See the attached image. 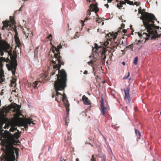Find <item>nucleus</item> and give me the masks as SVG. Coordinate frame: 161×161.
<instances>
[{"mask_svg": "<svg viewBox=\"0 0 161 161\" xmlns=\"http://www.w3.org/2000/svg\"><path fill=\"white\" fill-rule=\"evenodd\" d=\"M47 38L50 39V41H51L52 38V35L51 34H50L47 37Z\"/></svg>", "mask_w": 161, "mask_h": 161, "instance_id": "obj_34", "label": "nucleus"}, {"mask_svg": "<svg viewBox=\"0 0 161 161\" xmlns=\"http://www.w3.org/2000/svg\"><path fill=\"white\" fill-rule=\"evenodd\" d=\"M101 112L103 116H105V113L106 112L107 108L105 107L103 103V98H102L101 100Z\"/></svg>", "mask_w": 161, "mask_h": 161, "instance_id": "obj_11", "label": "nucleus"}, {"mask_svg": "<svg viewBox=\"0 0 161 161\" xmlns=\"http://www.w3.org/2000/svg\"><path fill=\"white\" fill-rule=\"evenodd\" d=\"M135 133L136 135V136H138V137H137V139H140V137L141 136V134L139 130H137L136 129H135Z\"/></svg>", "mask_w": 161, "mask_h": 161, "instance_id": "obj_26", "label": "nucleus"}, {"mask_svg": "<svg viewBox=\"0 0 161 161\" xmlns=\"http://www.w3.org/2000/svg\"><path fill=\"white\" fill-rule=\"evenodd\" d=\"M120 42H119V41H116L114 43H113L112 44V49L114 50V51L115 50V49H116L117 47L119 46V44Z\"/></svg>", "mask_w": 161, "mask_h": 161, "instance_id": "obj_22", "label": "nucleus"}, {"mask_svg": "<svg viewBox=\"0 0 161 161\" xmlns=\"http://www.w3.org/2000/svg\"><path fill=\"white\" fill-rule=\"evenodd\" d=\"M138 61V57H136L135 58L134 60V64L135 65H136L137 64V62Z\"/></svg>", "mask_w": 161, "mask_h": 161, "instance_id": "obj_33", "label": "nucleus"}, {"mask_svg": "<svg viewBox=\"0 0 161 161\" xmlns=\"http://www.w3.org/2000/svg\"><path fill=\"white\" fill-rule=\"evenodd\" d=\"M24 120L26 122H27V123H28V125H30L31 124H32L33 125L35 124L34 122V121H33V119L31 117L29 118H26L24 119Z\"/></svg>", "mask_w": 161, "mask_h": 161, "instance_id": "obj_17", "label": "nucleus"}, {"mask_svg": "<svg viewBox=\"0 0 161 161\" xmlns=\"http://www.w3.org/2000/svg\"><path fill=\"white\" fill-rule=\"evenodd\" d=\"M68 135L69 136V133H68Z\"/></svg>", "mask_w": 161, "mask_h": 161, "instance_id": "obj_64", "label": "nucleus"}, {"mask_svg": "<svg viewBox=\"0 0 161 161\" xmlns=\"http://www.w3.org/2000/svg\"><path fill=\"white\" fill-rule=\"evenodd\" d=\"M26 31H24V34L28 38L29 36H31L32 35L31 32L28 30V29H27Z\"/></svg>", "mask_w": 161, "mask_h": 161, "instance_id": "obj_21", "label": "nucleus"}, {"mask_svg": "<svg viewBox=\"0 0 161 161\" xmlns=\"http://www.w3.org/2000/svg\"><path fill=\"white\" fill-rule=\"evenodd\" d=\"M101 48V47H99L97 43H95L94 47L93 48L92 52L94 53H97L98 52L99 49Z\"/></svg>", "mask_w": 161, "mask_h": 161, "instance_id": "obj_19", "label": "nucleus"}, {"mask_svg": "<svg viewBox=\"0 0 161 161\" xmlns=\"http://www.w3.org/2000/svg\"><path fill=\"white\" fill-rule=\"evenodd\" d=\"M136 5V6L139 5L138 3L137 2H136L133 3V5Z\"/></svg>", "mask_w": 161, "mask_h": 161, "instance_id": "obj_45", "label": "nucleus"}, {"mask_svg": "<svg viewBox=\"0 0 161 161\" xmlns=\"http://www.w3.org/2000/svg\"><path fill=\"white\" fill-rule=\"evenodd\" d=\"M106 51L105 49H103L102 50V53H101V57L102 58L103 60H104L106 58V55H105V53Z\"/></svg>", "mask_w": 161, "mask_h": 161, "instance_id": "obj_25", "label": "nucleus"}, {"mask_svg": "<svg viewBox=\"0 0 161 161\" xmlns=\"http://www.w3.org/2000/svg\"><path fill=\"white\" fill-rule=\"evenodd\" d=\"M59 161H66V160L64 158H63L62 157H61Z\"/></svg>", "mask_w": 161, "mask_h": 161, "instance_id": "obj_43", "label": "nucleus"}, {"mask_svg": "<svg viewBox=\"0 0 161 161\" xmlns=\"http://www.w3.org/2000/svg\"><path fill=\"white\" fill-rule=\"evenodd\" d=\"M62 47V46L60 44L57 47L54 46L53 45L52 46V48H51V50H52V52L54 53V58L55 61L53 59L52 60V63L53 64H55V61L57 60L58 64L53 65V72L51 73L52 75H53L55 74V71L58 70V71H61L59 69H60L61 65H64V63L62 60V58L60 56V53L59 50L60 49H61Z\"/></svg>", "mask_w": 161, "mask_h": 161, "instance_id": "obj_5", "label": "nucleus"}, {"mask_svg": "<svg viewBox=\"0 0 161 161\" xmlns=\"http://www.w3.org/2000/svg\"><path fill=\"white\" fill-rule=\"evenodd\" d=\"M76 161H79V159L78 158L76 159Z\"/></svg>", "mask_w": 161, "mask_h": 161, "instance_id": "obj_55", "label": "nucleus"}, {"mask_svg": "<svg viewBox=\"0 0 161 161\" xmlns=\"http://www.w3.org/2000/svg\"><path fill=\"white\" fill-rule=\"evenodd\" d=\"M10 26L11 27V28H12L13 31H14L15 32H17V31L16 27L15 25H14V26H13L11 24H10Z\"/></svg>", "mask_w": 161, "mask_h": 161, "instance_id": "obj_31", "label": "nucleus"}, {"mask_svg": "<svg viewBox=\"0 0 161 161\" xmlns=\"http://www.w3.org/2000/svg\"><path fill=\"white\" fill-rule=\"evenodd\" d=\"M116 2H118L119 1L118 0H116Z\"/></svg>", "mask_w": 161, "mask_h": 161, "instance_id": "obj_60", "label": "nucleus"}, {"mask_svg": "<svg viewBox=\"0 0 161 161\" xmlns=\"http://www.w3.org/2000/svg\"><path fill=\"white\" fill-rule=\"evenodd\" d=\"M1 38L0 36V40ZM10 45L5 41L0 40V53L1 56H3L4 54V52L8 53V55L10 56V60L8 58H6L3 57H0V76H2L3 74V71L2 69L3 66V63L4 62L8 63V64H6V66L9 71H11L13 75H14L17 66V61L16 60L17 55L14 54L13 55L10 51L8 52L10 48Z\"/></svg>", "mask_w": 161, "mask_h": 161, "instance_id": "obj_2", "label": "nucleus"}, {"mask_svg": "<svg viewBox=\"0 0 161 161\" xmlns=\"http://www.w3.org/2000/svg\"><path fill=\"white\" fill-rule=\"evenodd\" d=\"M4 27H5L4 26V25H3L2 28V29L3 30H4Z\"/></svg>", "mask_w": 161, "mask_h": 161, "instance_id": "obj_51", "label": "nucleus"}, {"mask_svg": "<svg viewBox=\"0 0 161 161\" xmlns=\"http://www.w3.org/2000/svg\"><path fill=\"white\" fill-rule=\"evenodd\" d=\"M5 111L6 112H8V110H7V108H5Z\"/></svg>", "mask_w": 161, "mask_h": 161, "instance_id": "obj_53", "label": "nucleus"}, {"mask_svg": "<svg viewBox=\"0 0 161 161\" xmlns=\"http://www.w3.org/2000/svg\"><path fill=\"white\" fill-rule=\"evenodd\" d=\"M82 99L83 101V103L85 104L89 105L90 104L89 103V100L85 95H83L82 96Z\"/></svg>", "mask_w": 161, "mask_h": 161, "instance_id": "obj_16", "label": "nucleus"}, {"mask_svg": "<svg viewBox=\"0 0 161 161\" xmlns=\"http://www.w3.org/2000/svg\"><path fill=\"white\" fill-rule=\"evenodd\" d=\"M160 115H161V111H160Z\"/></svg>", "mask_w": 161, "mask_h": 161, "instance_id": "obj_61", "label": "nucleus"}, {"mask_svg": "<svg viewBox=\"0 0 161 161\" xmlns=\"http://www.w3.org/2000/svg\"><path fill=\"white\" fill-rule=\"evenodd\" d=\"M122 28H119L118 29V31L117 32L115 33L112 32V33H109L107 34V36L108 37V39L110 41L112 39H113L114 40L116 38L118 33L121 32L122 31Z\"/></svg>", "mask_w": 161, "mask_h": 161, "instance_id": "obj_8", "label": "nucleus"}, {"mask_svg": "<svg viewBox=\"0 0 161 161\" xmlns=\"http://www.w3.org/2000/svg\"><path fill=\"white\" fill-rule=\"evenodd\" d=\"M91 161H96V159L94 158L93 155H92V158L91 159Z\"/></svg>", "mask_w": 161, "mask_h": 161, "instance_id": "obj_38", "label": "nucleus"}, {"mask_svg": "<svg viewBox=\"0 0 161 161\" xmlns=\"http://www.w3.org/2000/svg\"><path fill=\"white\" fill-rule=\"evenodd\" d=\"M11 127L10 129V131L11 132H14L15 130H17V128L15 127V126L11 125Z\"/></svg>", "mask_w": 161, "mask_h": 161, "instance_id": "obj_29", "label": "nucleus"}, {"mask_svg": "<svg viewBox=\"0 0 161 161\" xmlns=\"http://www.w3.org/2000/svg\"><path fill=\"white\" fill-rule=\"evenodd\" d=\"M124 27H125V25L124 24H122L121 25V27L120 28H122V29H123V28H124Z\"/></svg>", "mask_w": 161, "mask_h": 161, "instance_id": "obj_49", "label": "nucleus"}, {"mask_svg": "<svg viewBox=\"0 0 161 161\" xmlns=\"http://www.w3.org/2000/svg\"><path fill=\"white\" fill-rule=\"evenodd\" d=\"M104 22H103L102 23V25H103L104 24Z\"/></svg>", "mask_w": 161, "mask_h": 161, "instance_id": "obj_59", "label": "nucleus"}, {"mask_svg": "<svg viewBox=\"0 0 161 161\" xmlns=\"http://www.w3.org/2000/svg\"><path fill=\"white\" fill-rule=\"evenodd\" d=\"M102 161H106L105 157H104L102 159Z\"/></svg>", "mask_w": 161, "mask_h": 161, "instance_id": "obj_47", "label": "nucleus"}, {"mask_svg": "<svg viewBox=\"0 0 161 161\" xmlns=\"http://www.w3.org/2000/svg\"><path fill=\"white\" fill-rule=\"evenodd\" d=\"M4 112L3 111L2 115L0 117V118L2 119L4 123H11L9 119L7 118H6L4 116Z\"/></svg>", "mask_w": 161, "mask_h": 161, "instance_id": "obj_14", "label": "nucleus"}, {"mask_svg": "<svg viewBox=\"0 0 161 161\" xmlns=\"http://www.w3.org/2000/svg\"><path fill=\"white\" fill-rule=\"evenodd\" d=\"M17 131V132L12 135L9 131L6 130L7 133L0 143V145L2 146L1 150L3 152L2 155L3 158H2L1 157V161L4 158V161H15V153L16 158H18L19 149L14 147L13 145V143L15 139H18L20 137L21 132L18 130Z\"/></svg>", "mask_w": 161, "mask_h": 161, "instance_id": "obj_1", "label": "nucleus"}, {"mask_svg": "<svg viewBox=\"0 0 161 161\" xmlns=\"http://www.w3.org/2000/svg\"><path fill=\"white\" fill-rule=\"evenodd\" d=\"M18 95V93H17L15 95L16 96H17Z\"/></svg>", "mask_w": 161, "mask_h": 161, "instance_id": "obj_58", "label": "nucleus"}, {"mask_svg": "<svg viewBox=\"0 0 161 161\" xmlns=\"http://www.w3.org/2000/svg\"><path fill=\"white\" fill-rule=\"evenodd\" d=\"M56 75L57 79L55 81L54 84L55 92L52 93V97L53 98L55 95H56L55 100L58 102V95H60L61 97H62V101H64V100H67L64 91L63 92V95L58 91L64 90L66 86L67 74L64 69H62L61 71L58 70V74Z\"/></svg>", "mask_w": 161, "mask_h": 161, "instance_id": "obj_3", "label": "nucleus"}, {"mask_svg": "<svg viewBox=\"0 0 161 161\" xmlns=\"http://www.w3.org/2000/svg\"><path fill=\"white\" fill-rule=\"evenodd\" d=\"M147 32V33L144 32V31H142L141 33L139 32L138 33V36L141 38H143V39H145L146 41L148 40L151 35H153V32L152 31H148L147 29H146Z\"/></svg>", "mask_w": 161, "mask_h": 161, "instance_id": "obj_7", "label": "nucleus"}, {"mask_svg": "<svg viewBox=\"0 0 161 161\" xmlns=\"http://www.w3.org/2000/svg\"><path fill=\"white\" fill-rule=\"evenodd\" d=\"M3 23L4 26H5L6 28H7L9 25H10V24L9 25V22L8 21H3Z\"/></svg>", "mask_w": 161, "mask_h": 161, "instance_id": "obj_28", "label": "nucleus"}, {"mask_svg": "<svg viewBox=\"0 0 161 161\" xmlns=\"http://www.w3.org/2000/svg\"><path fill=\"white\" fill-rule=\"evenodd\" d=\"M11 83L12 85L16 84V81L14 79H13L11 81Z\"/></svg>", "mask_w": 161, "mask_h": 161, "instance_id": "obj_36", "label": "nucleus"}, {"mask_svg": "<svg viewBox=\"0 0 161 161\" xmlns=\"http://www.w3.org/2000/svg\"><path fill=\"white\" fill-rule=\"evenodd\" d=\"M46 77L47 76L46 75L43 74H41V77L39 78V80L36 81L31 84V86L35 89L37 87V86L38 85V83L42 82L43 80H45L46 79Z\"/></svg>", "mask_w": 161, "mask_h": 161, "instance_id": "obj_9", "label": "nucleus"}, {"mask_svg": "<svg viewBox=\"0 0 161 161\" xmlns=\"http://www.w3.org/2000/svg\"><path fill=\"white\" fill-rule=\"evenodd\" d=\"M99 9L97 6L96 5L92 4L90 6V9L89 10H88L87 12L86 17L85 18L84 21L81 20L82 22V26L84 25L83 24L84 22L87 21L89 19V17L91 14V11H95L96 13L98 11Z\"/></svg>", "mask_w": 161, "mask_h": 161, "instance_id": "obj_6", "label": "nucleus"}, {"mask_svg": "<svg viewBox=\"0 0 161 161\" xmlns=\"http://www.w3.org/2000/svg\"><path fill=\"white\" fill-rule=\"evenodd\" d=\"M109 44V42H106L104 43V45L105 46H107L108 44Z\"/></svg>", "mask_w": 161, "mask_h": 161, "instance_id": "obj_40", "label": "nucleus"}, {"mask_svg": "<svg viewBox=\"0 0 161 161\" xmlns=\"http://www.w3.org/2000/svg\"><path fill=\"white\" fill-rule=\"evenodd\" d=\"M130 76V73L129 72L128 73L127 75V76H125L123 78V80H125V79H127Z\"/></svg>", "mask_w": 161, "mask_h": 161, "instance_id": "obj_37", "label": "nucleus"}, {"mask_svg": "<svg viewBox=\"0 0 161 161\" xmlns=\"http://www.w3.org/2000/svg\"><path fill=\"white\" fill-rule=\"evenodd\" d=\"M67 114L66 116L64 119V120L66 123V125H67L69 123V112H67Z\"/></svg>", "mask_w": 161, "mask_h": 161, "instance_id": "obj_24", "label": "nucleus"}, {"mask_svg": "<svg viewBox=\"0 0 161 161\" xmlns=\"http://www.w3.org/2000/svg\"><path fill=\"white\" fill-rule=\"evenodd\" d=\"M3 91H4V90L3 89H2L1 92V93H0V95H2V96L3 93H4V92H3Z\"/></svg>", "mask_w": 161, "mask_h": 161, "instance_id": "obj_44", "label": "nucleus"}, {"mask_svg": "<svg viewBox=\"0 0 161 161\" xmlns=\"http://www.w3.org/2000/svg\"><path fill=\"white\" fill-rule=\"evenodd\" d=\"M117 41H119V42H120L119 44V47L121 48L122 47V45H123V41L121 39H120L119 40H118Z\"/></svg>", "mask_w": 161, "mask_h": 161, "instance_id": "obj_32", "label": "nucleus"}, {"mask_svg": "<svg viewBox=\"0 0 161 161\" xmlns=\"http://www.w3.org/2000/svg\"><path fill=\"white\" fill-rule=\"evenodd\" d=\"M126 3H127L130 5H133V2L129 0H124V1H120L119 3L117 4V7L119 9H121L123 7V5H125Z\"/></svg>", "mask_w": 161, "mask_h": 161, "instance_id": "obj_10", "label": "nucleus"}, {"mask_svg": "<svg viewBox=\"0 0 161 161\" xmlns=\"http://www.w3.org/2000/svg\"><path fill=\"white\" fill-rule=\"evenodd\" d=\"M13 92H16V90H13Z\"/></svg>", "mask_w": 161, "mask_h": 161, "instance_id": "obj_56", "label": "nucleus"}, {"mask_svg": "<svg viewBox=\"0 0 161 161\" xmlns=\"http://www.w3.org/2000/svg\"><path fill=\"white\" fill-rule=\"evenodd\" d=\"M129 88H127L126 89H124V91L125 92V96L124 97L125 99H127L129 103H130V98L129 95Z\"/></svg>", "mask_w": 161, "mask_h": 161, "instance_id": "obj_12", "label": "nucleus"}, {"mask_svg": "<svg viewBox=\"0 0 161 161\" xmlns=\"http://www.w3.org/2000/svg\"><path fill=\"white\" fill-rule=\"evenodd\" d=\"M10 20L11 23L10 24H11L13 26L15 24V21L14 20V18H13L11 16H10Z\"/></svg>", "mask_w": 161, "mask_h": 161, "instance_id": "obj_27", "label": "nucleus"}, {"mask_svg": "<svg viewBox=\"0 0 161 161\" xmlns=\"http://www.w3.org/2000/svg\"><path fill=\"white\" fill-rule=\"evenodd\" d=\"M20 107H19L17 108L15 114L14 115V117L16 119L19 118V117L22 114L20 112Z\"/></svg>", "mask_w": 161, "mask_h": 161, "instance_id": "obj_18", "label": "nucleus"}, {"mask_svg": "<svg viewBox=\"0 0 161 161\" xmlns=\"http://www.w3.org/2000/svg\"><path fill=\"white\" fill-rule=\"evenodd\" d=\"M110 53V55H111V57L110 56V57H112V56L113 55V54H112V53Z\"/></svg>", "mask_w": 161, "mask_h": 161, "instance_id": "obj_57", "label": "nucleus"}, {"mask_svg": "<svg viewBox=\"0 0 161 161\" xmlns=\"http://www.w3.org/2000/svg\"><path fill=\"white\" fill-rule=\"evenodd\" d=\"M119 19L122 22H125V20H124L123 19L122 16H120L119 17Z\"/></svg>", "mask_w": 161, "mask_h": 161, "instance_id": "obj_42", "label": "nucleus"}, {"mask_svg": "<svg viewBox=\"0 0 161 161\" xmlns=\"http://www.w3.org/2000/svg\"><path fill=\"white\" fill-rule=\"evenodd\" d=\"M153 36H152V37H151L152 39H153Z\"/></svg>", "mask_w": 161, "mask_h": 161, "instance_id": "obj_62", "label": "nucleus"}, {"mask_svg": "<svg viewBox=\"0 0 161 161\" xmlns=\"http://www.w3.org/2000/svg\"><path fill=\"white\" fill-rule=\"evenodd\" d=\"M12 125V123H6V125H5L4 127V128L5 129L8 128V127L11 126Z\"/></svg>", "mask_w": 161, "mask_h": 161, "instance_id": "obj_30", "label": "nucleus"}, {"mask_svg": "<svg viewBox=\"0 0 161 161\" xmlns=\"http://www.w3.org/2000/svg\"><path fill=\"white\" fill-rule=\"evenodd\" d=\"M27 125H28V124L24 120L20 123L19 126H24L25 130H26L28 129Z\"/></svg>", "mask_w": 161, "mask_h": 161, "instance_id": "obj_20", "label": "nucleus"}, {"mask_svg": "<svg viewBox=\"0 0 161 161\" xmlns=\"http://www.w3.org/2000/svg\"><path fill=\"white\" fill-rule=\"evenodd\" d=\"M22 6H21L20 8L19 9V11H21V8H22Z\"/></svg>", "mask_w": 161, "mask_h": 161, "instance_id": "obj_54", "label": "nucleus"}, {"mask_svg": "<svg viewBox=\"0 0 161 161\" xmlns=\"http://www.w3.org/2000/svg\"><path fill=\"white\" fill-rule=\"evenodd\" d=\"M6 130L4 132H3V131H4V130L3 129V126L0 125V140L2 142V140H3V139L4 138V137H5L6 133H7L6 132Z\"/></svg>", "mask_w": 161, "mask_h": 161, "instance_id": "obj_13", "label": "nucleus"}, {"mask_svg": "<svg viewBox=\"0 0 161 161\" xmlns=\"http://www.w3.org/2000/svg\"><path fill=\"white\" fill-rule=\"evenodd\" d=\"M144 9L142 10L139 9V13L141 14L142 15L141 19L142 20L144 25L145 28L148 31H152L154 34L153 29H158L159 26H156L154 24V20L158 21L154 15L152 14L147 12L143 13Z\"/></svg>", "mask_w": 161, "mask_h": 161, "instance_id": "obj_4", "label": "nucleus"}, {"mask_svg": "<svg viewBox=\"0 0 161 161\" xmlns=\"http://www.w3.org/2000/svg\"><path fill=\"white\" fill-rule=\"evenodd\" d=\"M88 63L89 65L92 66L93 64V61L92 60H91Z\"/></svg>", "mask_w": 161, "mask_h": 161, "instance_id": "obj_39", "label": "nucleus"}, {"mask_svg": "<svg viewBox=\"0 0 161 161\" xmlns=\"http://www.w3.org/2000/svg\"><path fill=\"white\" fill-rule=\"evenodd\" d=\"M18 33L17 32H15V34L14 35V38L16 37H19L18 36Z\"/></svg>", "mask_w": 161, "mask_h": 161, "instance_id": "obj_41", "label": "nucleus"}, {"mask_svg": "<svg viewBox=\"0 0 161 161\" xmlns=\"http://www.w3.org/2000/svg\"><path fill=\"white\" fill-rule=\"evenodd\" d=\"M96 22L98 23H100L102 22V20L99 18L96 20Z\"/></svg>", "mask_w": 161, "mask_h": 161, "instance_id": "obj_35", "label": "nucleus"}, {"mask_svg": "<svg viewBox=\"0 0 161 161\" xmlns=\"http://www.w3.org/2000/svg\"><path fill=\"white\" fill-rule=\"evenodd\" d=\"M87 73H88V71L87 70H85L83 73L84 74H87Z\"/></svg>", "mask_w": 161, "mask_h": 161, "instance_id": "obj_48", "label": "nucleus"}, {"mask_svg": "<svg viewBox=\"0 0 161 161\" xmlns=\"http://www.w3.org/2000/svg\"><path fill=\"white\" fill-rule=\"evenodd\" d=\"M122 31H123V33L125 34L126 32V30L125 29H123L122 30Z\"/></svg>", "mask_w": 161, "mask_h": 161, "instance_id": "obj_46", "label": "nucleus"}, {"mask_svg": "<svg viewBox=\"0 0 161 161\" xmlns=\"http://www.w3.org/2000/svg\"><path fill=\"white\" fill-rule=\"evenodd\" d=\"M64 103V104L66 108V111L67 112H69V103L68 101V100H64V101H63Z\"/></svg>", "mask_w": 161, "mask_h": 161, "instance_id": "obj_15", "label": "nucleus"}, {"mask_svg": "<svg viewBox=\"0 0 161 161\" xmlns=\"http://www.w3.org/2000/svg\"><path fill=\"white\" fill-rule=\"evenodd\" d=\"M15 43L17 45V46L19 48L21 47V43L19 40V37H16L14 38Z\"/></svg>", "mask_w": 161, "mask_h": 161, "instance_id": "obj_23", "label": "nucleus"}, {"mask_svg": "<svg viewBox=\"0 0 161 161\" xmlns=\"http://www.w3.org/2000/svg\"><path fill=\"white\" fill-rule=\"evenodd\" d=\"M93 71H94V67H93Z\"/></svg>", "mask_w": 161, "mask_h": 161, "instance_id": "obj_63", "label": "nucleus"}, {"mask_svg": "<svg viewBox=\"0 0 161 161\" xmlns=\"http://www.w3.org/2000/svg\"><path fill=\"white\" fill-rule=\"evenodd\" d=\"M104 6L107 7V8H108L109 7V6L108 4H105Z\"/></svg>", "mask_w": 161, "mask_h": 161, "instance_id": "obj_50", "label": "nucleus"}, {"mask_svg": "<svg viewBox=\"0 0 161 161\" xmlns=\"http://www.w3.org/2000/svg\"><path fill=\"white\" fill-rule=\"evenodd\" d=\"M122 64H123V65L124 66L125 65V62H123L122 63Z\"/></svg>", "mask_w": 161, "mask_h": 161, "instance_id": "obj_52", "label": "nucleus"}]
</instances>
